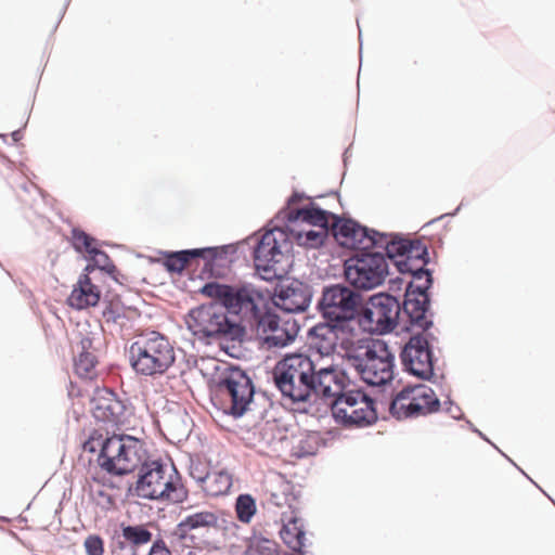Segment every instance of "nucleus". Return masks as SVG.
<instances>
[{
	"instance_id": "3c124183",
	"label": "nucleus",
	"mask_w": 555,
	"mask_h": 555,
	"mask_svg": "<svg viewBox=\"0 0 555 555\" xmlns=\"http://www.w3.org/2000/svg\"><path fill=\"white\" fill-rule=\"evenodd\" d=\"M283 501H286V498H282L280 496L279 494H275V493H271L270 495V499H269V502L275 506H282L283 505Z\"/></svg>"
},
{
	"instance_id": "b1692460",
	"label": "nucleus",
	"mask_w": 555,
	"mask_h": 555,
	"mask_svg": "<svg viewBox=\"0 0 555 555\" xmlns=\"http://www.w3.org/2000/svg\"><path fill=\"white\" fill-rule=\"evenodd\" d=\"M101 293L98 287L92 284L90 276L81 274L78 286L75 287L69 296V302L77 309L94 307L99 304Z\"/></svg>"
},
{
	"instance_id": "4468645a",
	"label": "nucleus",
	"mask_w": 555,
	"mask_h": 555,
	"mask_svg": "<svg viewBox=\"0 0 555 555\" xmlns=\"http://www.w3.org/2000/svg\"><path fill=\"white\" fill-rule=\"evenodd\" d=\"M415 248L411 250V254L397 262V270L403 275L415 276L420 280L422 276L427 275L426 281L422 286H415L413 282H408L406 286L411 289L410 294L416 292V295H429V289L434 284L433 271L427 269L426 266L429 263V251L428 247L420 241V244H413Z\"/></svg>"
},
{
	"instance_id": "052dcab7",
	"label": "nucleus",
	"mask_w": 555,
	"mask_h": 555,
	"mask_svg": "<svg viewBox=\"0 0 555 555\" xmlns=\"http://www.w3.org/2000/svg\"><path fill=\"white\" fill-rule=\"evenodd\" d=\"M194 470L195 472V475H206V473L202 472L198 469V467H192L191 468V472Z\"/></svg>"
},
{
	"instance_id": "f03ea898",
	"label": "nucleus",
	"mask_w": 555,
	"mask_h": 555,
	"mask_svg": "<svg viewBox=\"0 0 555 555\" xmlns=\"http://www.w3.org/2000/svg\"><path fill=\"white\" fill-rule=\"evenodd\" d=\"M201 294L217 300L228 315H235L245 327L266 331L274 328L276 318L268 308V294L250 283L225 284L217 281L206 283Z\"/></svg>"
},
{
	"instance_id": "a878e982",
	"label": "nucleus",
	"mask_w": 555,
	"mask_h": 555,
	"mask_svg": "<svg viewBox=\"0 0 555 555\" xmlns=\"http://www.w3.org/2000/svg\"><path fill=\"white\" fill-rule=\"evenodd\" d=\"M273 315L276 318L274 328L260 331L261 333H272L271 335L266 336L263 341L270 348L286 347L295 340L299 332V325L296 321H293L292 323L287 321L283 326H280V315L276 312H273Z\"/></svg>"
},
{
	"instance_id": "5fc2aeb1",
	"label": "nucleus",
	"mask_w": 555,
	"mask_h": 555,
	"mask_svg": "<svg viewBox=\"0 0 555 555\" xmlns=\"http://www.w3.org/2000/svg\"><path fill=\"white\" fill-rule=\"evenodd\" d=\"M13 142H18L23 138L22 129H17L11 133Z\"/></svg>"
},
{
	"instance_id": "37998d69",
	"label": "nucleus",
	"mask_w": 555,
	"mask_h": 555,
	"mask_svg": "<svg viewBox=\"0 0 555 555\" xmlns=\"http://www.w3.org/2000/svg\"><path fill=\"white\" fill-rule=\"evenodd\" d=\"M102 317L107 323H119L120 319H125L126 315L121 311V309L118 307V305H114L113 302H109L105 306V308L102 311Z\"/></svg>"
},
{
	"instance_id": "c756f323",
	"label": "nucleus",
	"mask_w": 555,
	"mask_h": 555,
	"mask_svg": "<svg viewBox=\"0 0 555 555\" xmlns=\"http://www.w3.org/2000/svg\"><path fill=\"white\" fill-rule=\"evenodd\" d=\"M374 400L364 390L361 389H347V385L344 386V390L336 393L335 397L328 401L331 413L333 418H336V406L339 409H353L358 405L365 404L366 401Z\"/></svg>"
},
{
	"instance_id": "39448f33",
	"label": "nucleus",
	"mask_w": 555,
	"mask_h": 555,
	"mask_svg": "<svg viewBox=\"0 0 555 555\" xmlns=\"http://www.w3.org/2000/svg\"><path fill=\"white\" fill-rule=\"evenodd\" d=\"M132 370L141 376L163 375L175 363L176 354L167 336L157 331L141 333L128 350Z\"/></svg>"
},
{
	"instance_id": "6e6d98bb",
	"label": "nucleus",
	"mask_w": 555,
	"mask_h": 555,
	"mask_svg": "<svg viewBox=\"0 0 555 555\" xmlns=\"http://www.w3.org/2000/svg\"><path fill=\"white\" fill-rule=\"evenodd\" d=\"M427 275L422 276L420 280H417L415 276H411V279L408 282H413L415 286L420 285L422 286L424 282L426 281Z\"/></svg>"
},
{
	"instance_id": "ddd939ff",
	"label": "nucleus",
	"mask_w": 555,
	"mask_h": 555,
	"mask_svg": "<svg viewBox=\"0 0 555 555\" xmlns=\"http://www.w3.org/2000/svg\"><path fill=\"white\" fill-rule=\"evenodd\" d=\"M287 244V233L280 227L268 230L257 241L253 251L254 263L257 271L269 274L266 280L278 275L275 266L282 261V248Z\"/></svg>"
},
{
	"instance_id": "ea45409f",
	"label": "nucleus",
	"mask_w": 555,
	"mask_h": 555,
	"mask_svg": "<svg viewBox=\"0 0 555 555\" xmlns=\"http://www.w3.org/2000/svg\"><path fill=\"white\" fill-rule=\"evenodd\" d=\"M85 259L92 260L99 270L105 272L114 280H117L115 275L117 273V268L104 250L98 248L94 254L89 257H85Z\"/></svg>"
},
{
	"instance_id": "20e7f679",
	"label": "nucleus",
	"mask_w": 555,
	"mask_h": 555,
	"mask_svg": "<svg viewBox=\"0 0 555 555\" xmlns=\"http://www.w3.org/2000/svg\"><path fill=\"white\" fill-rule=\"evenodd\" d=\"M315 364L305 353H289L274 366L272 377L276 388L293 404H306L313 392Z\"/></svg>"
},
{
	"instance_id": "6e6552de",
	"label": "nucleus",
	"mask_w": 555,
	"mask_h": 555,
	"mask_svg": "<svg viewBox=\"0 0 555 555\" xmlns=\"http://www.w3.org/2000/svg\"><path fill=\"white\" fill-rule=\"evenodd\" d=\"M347 283L359 293L380 286L389 274V264L383 251L373 247L357 250L344 263Z\"/></svg>"
},
{
	"instance_id": "c03bdc74",
	"label": "nucleus",
	"mask_w": 555,
	"mask_h": 555,
	"mask_svg": "<svg viewBox=\"0 0 555 555\" xmlns=\"http://www.w3.org/2000/svg\"><path fill=\"white\" fill-rule=\"evenodd\" d=\"M443 404L446 406V412L449 413L452 416V418L457 421L465 420L464 414L461 411V408L457 404H455L450 398H448V400H446Z\"/></svg>"
},
{
	"instance_id": "9d476101",
	"label": "nucleus",
	"mask_w": 555,
	"mask_h": 555,
	"mask_svg": "<svg viewBox=\"0 0 555 555\" xmlns=\"http://www.w3.org/2000/svg\"><path fill=\"white\" fill-rule=\"evenodd\" d=\"M437 340L429 330L411 334L400 352L404 371L422 380H430L435 375L433 344Z\"/></svg>"
},
{
	"instance_id": "09e8293b",
	"label": "nucleus",
	"mask_w": 555,
	"mask_h": 555,
	"mask_svg": "<svg viewBox=\"0 0 555 555\" xmlns=\"http://www.w3.org/2000/svg\"><path fill=\"white\" fill-rule=\"evenodd\" d=\"M20 188L26 193H30L31 191H36L38 193L40 192V189L35 183L29 181H23L20 184Z\"/></svg>"
},
{
	"instance_id": "cd10ccee",
	"label": "nucleus",
	"mask_w": 555,
	"mask_h": 555,
	"mask_svg": "<svg viewBox=\"0 0 555 555\" xmlns=\"http://www.w3.org/2000/svg\"><path fill=\"white\" fill-rule=\"evenodd\" d=\"M141 444L138 439L126 436L125 451L120 453V459L117 460V468L114 476L130 474L143 463L139 454Z\"/></svg>"
},
{
	"instance_id": "c9c22d12",
	"label": "nucleus",
	"mask_w": 555,
	"mask_h": 555,
	"mask_svg": "<svg viewBox=\"0 0 555 555\" xmlns=\"http://www.w3.org/2000/svg\"><path fill=\"white\" fill-rule=\"evenodd\" d=\"M321 446V437L315 431L302 435L293 446V455L298 459L314 455Z\"/></svg>"
},
{
	"instance_id": "dca6fc26",
	"label": "nucleus",
	"mask_w": 555,
	"mask_h": 555,
	"mask_svg": "<svg viewBox=\"0 0 555 555\" xmlns=\"http://www.w3.org/2000/svg\"><path fill=\"white\" fill-rule=\"evenodd\" d=\"M373 232H376V230L361 225L352 219L341 218L338 215L335 216L330 229V234L338 245L354 249V251L363 247H371L375 236Z\"/></svg>"
},
{
	"instance_id": "e2e57ef3",
	"label": "nucleus",
	"mask_w": 555,
	"mask_h": 555,
	"mask_svg": "<svg viewBox=\"0 0 555 555\" xmlns=\"http://www.w3.org/2000/svg\"><path fill=\"white\" fill-rule=\"evenodd\" d=\"M465 422H466L467 427H468L472 431H473V428H476V427L474 426V424H473L470 421L465 420Z\"/></svg>"
},
{
	"instance_id": "f3484780",
	"label": "nucleus",
	"mask_w": 555,
	"mask_h": 555,
	"mask_svg": "<svg viewBox=\"0 0 555 555\" xmlns=\"http://www.w3.org/2000/svg\"><path fill=\"white\" fill-rule=\"evenodd\" d=\"M353 332L337 321L324 320L308 330L310 345L322 356L332 353L338 341Z\"/></svg>"
},
{
	"instance_id": "603ef678",
	"label": "nucleus",
	"mask_w": 555,
	"mask_h": 555,
	"mask_svg": "<svg viewBox=\"0 0 555 555\" xmlns=\"http://www.w3.org/2000/svg\"><path fill=\"white\" fill-rule=\"evenodd\" d=\"M304 197H305V195H304V194L295 192V193H294V194L288 198L287 204H288V205L296 204V203L300 202Z\"/></svg>"
},
{
	"instance_id": "a18cd8bd",
	"label": "nucleus",
	"mask_w": 555,
	"mask_h": 555,
	"mask_svg": "<svg viewBox=\"0 0 555 555\" xmlns=\"http://www.w3.org/2000/svg\"><path fill=\"white\" fill-rule=\"evenodd\" d=\"M147 555H171L164 540L158 539L152 544Z\"/></svg>"
},
{
	"instance_id": "680f3d73",
	"label": "nucleus",
	"mask_w": 555,
	"mask_h": 555,
	"mask_svg": "<svg viewBox=\"0 0 555 555\" xmlns=\"http://www.w3.org/2000/svg\"><path fill=\"white\" fill-rule=\"evenodd\" d=\"M348 154H349V147L345 150L344 152V164L346 165L347 164V159H348Z\"/></svg>"
},
{
	"instance_id": "2f4dec72",
	"label": "nucleus",
	"mask_w": 555,
	"mask_h": 555,
	"mask_svg": "<svg viewBox=\"0 0 555 555\" xmlns=\"http://www.w3.org/2000/svg\"><path fill=\"white\" fill-rule=\"evenodd\" d=\"M300 520L297 518L289 519L286 524L283 525L280 535L283 542L294 552L304 553L306 533L300 524Z\"/></svg>"
},
{
	"instance_id": "7c9ffc66",
	"label": "nucleus",
	"mask_w": 555,
	"mask_h": 555,
	"mask_svg": "<svg viewBox=\"0 0 555 555\" xmlns=\"http://www.w3.org/2000/svg\"><path fill=\"white\" fill-rule=\"evenodd\" d=\"M210 249H182L177 251H165L164 267L170 273H181L192 260L201 258V254Z\"/></svg>"
},
{
	"instance_id": "58836bf2",
	"label": "nucleus",
	"mask_w": 555,
	"mask_h": 555,
	"mask_svg": "<svg viewBox=\"0 0 555 555\" xmlns=\"http://www.w3.org/2000/svg\"><path fill=\"white\" fill-rule=\"evenodd\" d=\"M257 512L256 501L248 493L240 494L235 500V513L243 524H249Z\"/></svg>"
},
{
	"instance_id": "de8ad7c7",
	"label": "nucleus",
	"mask_w": 555,
	"mask_h": 555,
	"mask_svg": "<svg viewBox=\"0 0 555 555\" xmlns=\"http://www.w3.org/2000/svg\"><path fill=\"white\" fill-rule=\"evenodd\" d=\"M406 283L408 281H405L402 278L391 279L389 281V291L391 292L390 294L400 292L403 288V286H406Z\"/></svg>"
},
{
	"instance_id": "1a4fd4ad",
	"label": "nucleus",
	"mask_w": 555,
	"mask_h": 555,
	"mask_svg": "<svg viewBox=\"0 0 555 555\" xmlns=\"http://www.w3.org/2000/svg\"><path fill=\"white\" fill-rule=\"evenodd\" d=\"M364 296L349 284H331L322 289L318 309L324 320L337 321L349 328L359 325Z\"/></svg>"
},
{
	"instance_id": "7ed1b4c3",
	"label": "nucleus",
	"mask_w": 555,
	"mask_h": 555,
	"mask_svg": "<svg viewBox=\"0 0 555 555\" xmlns=\"http://www.w3.org/2000/svg\"><path fill=\"white\" fill-rule=\"evenodd\" d=\"M188 330L204 345L242 343L246 327L230 319L217 300L191 309L185 318Z\"/></svg>"
},
{
	"instance_id": "69168bd1",
	"label": "nucleus",
	"mask_w": 555,
	"mask_h": 555,
	"mask_svg": "<svg viewBox=\"0 0 555 555\" xmlns=\"http://www.w3.org/2000/svg\"><path fill=\"white\" fill-rule=\"evenodd\" d=\"M499 451L508 460V462H511V464H514V461H512V459L507 457L501 450Z\"/></svg>"
},
{
	"instance_id": "412c9836",
	"label": "nucleus",
	"mask_w": 555,
	"mask_h": 555,
	"mask_svg": "<svg viewBox=\"0 0 555 555\" xmlns=\"http://www.w3.org/2000/svg\"><path fill=\"white\" fill-rule=\"evenodd\" d=\"M335 411L337 417L334 418V421L345 428H365L373 425L378 420L374 400H369L361 406L358 405L350 409V413L337 406Z\"/></svg>"
},
{
	"instance_id": "8fccbe9b",
	"label": "nucleus",
	"mask_w": 555,
	"mask_h": 555,
	"mask_svg": "<svg viewBox=\"0 0 555 555\" xmlns=\"http://www.w3.org/2000/svg\"><path fill=\"white\" fill-rule=\"evenodd\" d=\"M463 205V202L452 211V212H449V214H442L441 216L430 220L427 224H431V223H435L446 217H454L459 214V211L461 210V207Z\"/></svg>"
},
{
	"instance_id": "c85d7f7f",
	"label": "nucleus",
	"mask_w": 555,
	"mask_h": 555,
	"mask_svg": "<svg viewBox=\"0 0 555 555\" xmlns=\"http://www.w3.org/2000/svg\"><path fill=\"white\" fill-rule=\"evenodd\" d=\"M284 230L289 232L293 238L299 246L307 248H319L323 246L331 235L328 229L313 230V229H295L291 223H286Z\"/></svg>"
},
{
	"instance_id": "473e14b6",
	"label": "nucleus",
	"mask_w": 555,
	"mask_h": 555,
	"mask_svg": "<svg viewBox=\"0 0 555 555\" xmlns=\"http://www.w3.org/2000/svg\"><path fill=\"white\" fill-rule=\"evenodd\" d=\"M81 352L78 358L75 359V372L82 378L91 379L95 376V365L98 363L96 357L89 352L88 349L91 347L92 341L90 338H82L80 341Z\"/></svg>"
},
{
	"instance_id": "49530a36",
	"label": "nucleus",
	"mask_w": 555,
	"mask_h": 555,
	"mask_svg": "<svg viewBox=\"0 0 555 555\" xmlns=\"http://www.w3.org/2000/svg\"><path fill=\"white\" fill-rule=\"evenodd\" d=\"M102 435H99L98 438L91 436L89 440H87L83 444V450L90 453H94L96 451V446L101 447Z\"/></svg>"
},
{
	"instance_id": "6ab92c4d",
	"label": "nucleus",
	"mask_w": 555,
	"mask_h": 555,
	"mask_svg": "<svg viewBox=\"0 0 555 555\" xmlns=\"http://www.w3.org/2000/svg\"><path fill=\"white\" fill-rule=\"evenodd\" d=\"M225 520L219 514L209 511L196 512L182 519L173 529L171 535L181 542L193 541L190 531L199 528H225Z\"/></svg>"
},
{
	"instance_id": "338daca9",
	"label": "nucleus",
	"mask_w": 555,
	"mask_h": 555,
	"mask_svg": "<svg viewBox=\"0 0 555 555\" xmlns=\"http://www.w3.org/2000/svg\"><path fill=\"white\" fill-rule=\"evenodd\" d=\"M361 36H362V33L361 30L359 29V38L361 39ZM362 47V42L360 41V48Z\"/></svg>"
},
{
	"instance_id": "f704fd0d",
	"label": "nucleus",
	"mask_w": 555,
	"mask_h": 555,
	"mask_svg": "<svg viewBox=\"0 0 555 555\" xmlns=\"http://www.w3.org/2000/svg\"><path fill=\"white\" fill-rule=\"evenodd\" d=\"M69 242L74 250L78 254H86L85 257H89L94 254L100 246L99 240L80 228L72 229Z\"/></svg>"
},
{
	"instance_id": "72a5a7b5",
	"label": "nucleus",
	"mask_w": 555,
	"mask_h": 555,
	"mask_svg": "<svg viewBox=\"0 0 555 555\" xmlns=\"http://www.w3.org/2000/svg\"><path fill=\"white\" fill-rule=\"evenodd\" d=\"M411 387V396L414 400H416V402H421L423 415L439 411L441 402L430 387L424 384H418Z\"/></svg>"
},
{
	"instance_id": "bf43d9fd",
	"label": "nucleus",
	"mask_w": 555,
	"mask_h": 555,
	"mask_svg": "<svg viewBox=\"0 0 555 555\" xmlns=\"http://www.w3.org/2000/svg\"><path fill=\"white\" fill-rule=\"evenodd\" d=\"M263 542L268 544V546H266L264 548L268 550L269 552L272 551V546L274 545V543L268 539H263Z\"/></svg>"
},
{
	"instance_id": "a211bd4d",
	"label": "nucleus",
	"mask_w": 555,
	"mask_h": 555,
	"mask_svg": "<svg viewBox=\"0 0 555 555\" xmlns=\"http://www.w3.org/2000/svg\"><path fill=\"white\" fill-rule=\"evenodd\" d=\"M373 234L375 236L371 247L382 248L386 260H389L396 268L397 262L406 258L411 250L415 248L413 244H420V240H410L399 233H385L376 230Z\"/></svg>"
},
{
	"instance_id": "423d86ee",
	"label": "nucleus",
	"mask_w": 555,
	"mask_h": 555,
	"mask_svg": "<svg viewBox=\"0 0 555 555\" xmlns=\"http://www.w3.org/2000/svg\"><path fill=\"white\" fill-rule=\"evenodd\" d=\"M162 461H144L139 469L134 494L146 500H156L179 504L188 499V490L180 482L178 470Z\"/></svg>"
},
{
	"instance_id": "4be33fe9",
	"label": "nucleus",
	"mask_w": 555,
	"mask_h": 555,
	"mask_svg": "<svg viewBox=\"0 0 555 555\" xmlns=\"http://www.w3.org/2000/svg\"><path fill=\"white\" fill-rule=\"evenodd\" d=\"M335 216V214L321 208L317 204L309 203L301 208L287 211L285 218L291 224H295L300 221L301 223L310 227L330 230Z\"/></svg>"
},
{
	"instance_id": "a19ab883",
	"label": "nucleus",
	"mask_w": 555,
	"mask_h": 555,
	"mask_svg": "<svg viewBox=\"0 0 555 555\" xmlns=\"http://www.w3.org/2000/svg\"><path fill=\"white\" fill-rule=\"evenodd\" d=\"M109 550L112 555H140L139 550L128 544L119 533L112 537Z\"/></svg>"
},
{
	"instance_id": "4d7b16f0",
	"label": "nucleus",
	"mask_w": 555,
	"mask_h": 555,
	"mask_svg": "<svg viewBox=\"0 0 555 555\" xmlns=\"http://www.w3.org/2000/svg\"><path fill=\"white\" fill-rule=\"evenodd\" d=\"M473 433L477 434L481 439H483L485 441L489 442V443H490L491 446H493L496 450H499V449H498V447H496L494 443H492V442H491V441L486 437V435H483V434H482L478 428H473Z\"/></svg>"
},
{
	"instance_id": "13d9d810",
	"label": "nucleus",
	"mask_w": 555,
	"mask_h": 555,
	"mask_svg": "<svg viewBox=\"0 0 555 555\" xmlns=\"http://www.w3.org/2000/svg\"><path fill=\"white\" fill-rule=\"evenodd\" d=\"M307 404H308V406H311V403H308V402H307L306 404H298V406H297V411H298V412H305V413H307V412H308Z\"/></svg>"
},
{
	"instance_id": "2eb2a0df",
	"label": "nucleus",
	"mask_w": 555,
	"mask_h": 555,
	"mask_svg": "<svg viewBox=\"0 0 555 555\" xmlns=\"http://www.w3.org/2000/svg\"><path fill=\"white\" fill-rule=\"evenodd\" d=\"M91 404L93 416L100 422L117 426L127 421L128 400L108 388L99 389Z\"/></svg>"
},
{
	"instance_id": "f257e3e1",
	"label": "nucleus",
	"mask_w": 555,
	"mask_h": 555,
	"mask_svg": "<svg viewBox=\"0 0 555 555\" xmlns=\"http://www.w3.org/2000/svg\"><path fill=\"white\" fill-rule=\"evenodd\" d=\"M405 286L403 298L380 292L363 298L359 326L365 331L388 334L396 327L411 332L412 328L430 330L434 326V312L430 310V295H416Z\"/></svg>"
},
{
	"instance_id": "0eeeda50",
	"label": "nucleus",
	"mask_w": 555,
	"mask_h": 555,
	"mask_svg": "<svg viewBox=\"0 0 555 555\" xmlns=\"http://www.w3.org/2000/svg\"><path fill=\"white\" fill-rule=\"evenodd\" d=\"M216 395L223 403L225 414L241 418L251 410L255 385L247 371L235 364L225 365L215 379Z\"/></svg>"
},
{
	"instance_id": "864d4df0",
	"label": "nucleus",
	"mask_w": 555,
	"mask_h": 555,
	"mask_svg": "<svg viewBox=\"0 0 555 555\" xmlns=\"http://www.w3.org/2000/svg\"><path fill=\"white\" fill-rule=\"evenodd\" d=\"M87 261H88V263H87V266L85 267V269H83V273H82V274H87V275L89 276V274H90L91 272H93V271H94L95 269H98V268L95 267V264H94V262H93L92 260H87Z\"/></svg>"
},
{
	"instance_id": "4c0bfd02",
	"label": "nucleus",
	"mask_w": 555,
	"mask_h": 555,
	"mask_svg": "<svg viewBox=\"0 0 555 555\" xmlns=\"http://www.w3.org/2000/svg\"><path fill=\"white\" fill-rule=\"evenodd\" d=\"M202 249H210L201 254L204 260L203 273H211L215 269V262L218 259H227L229 254H235L236 248L233 245H222L217 247H203Z\"/></svg>"
},
{
	"instance_id": "79ce46f5",
	"label": "nucleus",
	"mask_w": 555,
	"mask_h": 555,
	"mask_svg": "<svg viewBox=\"0 0 555 555\" xmlns=\"http://www.w3.org/2000/svg\"><path fill=\"white\" fill-rule=\"evenodd\" d=\"M85 548L87 555H103L104 544L103 540L98 534H90L85 540Z\"/></svg>"
},
{
	"instance_id": "f8f14e48",
	"label": "nucleus",
	"mask_w": 555,
	"mask_h": 555,
	"mask_svg": "<svg viewBox=\"0 0 555 555\" xmlns=\"http://www.w3.org/2000/svg\"><path fill=\"white\" fill-rule=\"evenodd\" d=\"M268 294V308L271 312L279 309L285 313H300L306 311L312 300V286L295 278L281 279L274 286L273 293Z\"/></svg>"
},
{
	"instance_id": "aec40b11",
	"label": "nucleus",
	"mask_w": 555,
	"mask_h": 555,
	"mask_svg": "<svg viewBox=\"0 0 555 555\" xmlns=\"http://www.w3.org/2000/svg\"><path fill=\"white\" fill-rule=\"evenodd\" d=\"M313 379L315 384V392L313 395L331 401L336 393L344 390L347 376L343 370L330 365L319 370L315 369Z\"/></svg>"
},
{
	"instance_id": "393cba45",
	"label": "nucleus",
	"mask_w": 555,
	"mask_h": 555,
	"mask_svg": "<svg viewBox=\"0 0 555 555\" xmlns=\"http://www.w3.org/2000/svg\"><path fill=\"white\" fill-rule=\"evenodd\" d=\"M411 385L404 386L389 405L390 414L397 420L409 418L423 414L421 402L412 398Z\"/></svg>"
},
{
	"instance_id": "5701e85b",
	"label": "nucleus",
	"mask_w": 555,
	"mask_h": 555,
	"mask_svg": "<svg viewBox=\"0 0 555 555\" xmlns=\"http://www.w3.org/2000/svg\"><path fill=\"white\" fill-rule=\"evenodd\" d=\"M126 436L127 435H114L101 441L96 462L99 466L109 475H115L117 460L120 459V453L125 451Z\"/></svg>"
},
{
	"instance_id": "e433bc0d",
	"label": "nucleus",
	"mask_w": 555,
	"mask_h": 555,
	"mask_svg": "<svg viewBox=\"0 0 555 555\" xmlns=\"http://www.w3.org/2000/svg\"><path fill=\"white\" fill-rule=\"evenodd\" d=\"M119 534L128 544L130 543L138 550L151 542L153 537L152 532L142 525H122L121 533Z\"/></svg>"
},
{
	"instance_id": "9b49d317",
	"label": "nucleus",
	"mask_w": 555,
	"mask_h": 555,
	"mask_svg": "<svg viewBox=\"0 0 555 555\" xmlns=\"http://www.w3.org/2000/svg\"><path fill=\"white\" fill-rule=\"evenodd\" d=\"M353 365L369 385L383 386L393 378L395 354L383 340L367 346L364 357L357 356Z\"/></svg>"
},
{
	"instance_id": "0e129e2a",
	"label": "nucleus",
	"mask_w": 555,
	"mask_h": 555,
	"mask_svg": "<svg viewBox=\"0 0 555 555\" xmlns=\"http://www.w3.org/2000/svg\"><path fill=\"white\" fill-rule=\"evenodd\" d=\"M499 451L508 460V462H511V464H514V461H512V459L507 457L501 450Z\"/></svg>"
},
{
	"instance_id": "bb28decb",
	"label": "nucleus",
	"mask_w": 555,
	"mask_h": 555,
	"mask_svg": "<svg viewBox=\"0 0 555 555\" xmlns=\"http://www.w3.org/2000/svg\"><path fill=\"white\" fill-rule=\"evenodd\" d=\"M190 475L196 482L204 485V490L214 496L227 493L232 486V477L225 470L207 472L206 475H195L192 470Z\"/></svg>"
}]
</instances>
